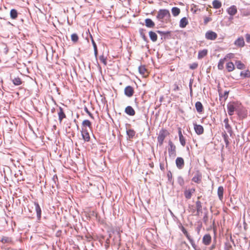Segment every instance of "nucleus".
I'll return each instance as SVG.
<instances>
[{"label": "nucleus", "mask_w": 250, "mask_h": 250, "mask_svg": "<svg viewBox=\"0 0 250 250\" xmlns=\"http://www.w3.org/2000/svg\"><path fill=\"white\" fill-rule=\"evenodd\" d=\"M138 69L140 73L143 75H144L146 71V69L144 65L140 66Z\"/></svg>", "instance_id": "48"}, {"label": "nucleus", "mask_w": 250, "mask_h": 250, "mask_svg": "<svg viewBox=\"0 0 250 250\" xmlns=\"http://www.w3.org/2000/svg\"><path fill=\"white\" fill-rule=\"evenodd\" d=\"M198 67V64L196 62H194L189 65V68L191 69H195Z\"/></svg>", "instance_id": "54"}, {"label": "nucleus", "mask_w": 250, "mask_h": 250, "mask_svg": "<svg viewBox=\"0 0 250 250\" xmlns=\"http://www.w3.org/2000/svg\"><path fill=\"white\" fill-rule=\"evenodd\" d=\"M92 45H93V46L94 48V55H95L96 60L97 61V56H98V49H97V46L96 43L95 42L94 39H92Z\"/></svg>", "instance_id": "39"}, {"label": "nucleus", "mask_w": 250, "mask_h": 250, "mask_svg": "<svg viewBox=\"0 0 250 250\" xmlns=\"http://www.w3.org/2000/svg\"><path fill=\"white\" fill-rule=\"evenodd\" d=\"M193 82V79H190V81H189V89H191V88H192V85Z\"/></svg>", "instance_id": "63"}, {"label": "nucleus", "mask_w": 250, "mask_h": 250, "mask_svg": "<svg viewBox=\"0 0 250 250\" xmlns=\"http://www.w3.org/2000/svg\"><path fill=\"white\" fill-rule=\"evenodd\" d=\"M234 44L238 47H242L245 45L244 38L241 37L238 38L234 42Z\"/></svg>", "instance_id": "18"}, {"label": "nucleus", "mask_w": 250, "mask_h": 250, "mask_svg": "<svg viewBox=\"0 0 250 250\" xmlns=\"http://www.w3.org/2000/svg\"><path fill=\"white\" fill-rule=\"evenodd\" d=\"M63 188H65V189H63V191L69 193L70 191L71 190V188L67 181L63 182Z\"/></svg>", "instance_id": "35"}, {"label": "nucleus", "mask_w": 250, "mask_h": 250, "mask_svg": "<svg viewBox=\"0 0 250 250\" xmlns=\"http://www.w3.org/2000/svg\"><path fill=\"white\" fill-rule=\"evenodd\" d=\"M178 135H179V137L180 138V137H183V135L182 134V131H181V128H178Z\"/></svg>", "instance_id": "62"}, {"label": "nucleus", "mask_w": 250, "mask_h": 250, "mask_svg": "<svg viewBox=\"0 0 250 250\" xmlns=\"http://www.w3.org/2000/svg\"><path fill=\"white\" fill-rule=\"evenodd\" d=\"M195 191V189L194 188L186 189L184 192L185 198L187 199H190L191 198L192 193H194Z\"/></svg>", "instance_id": "14"}, {"label": "nucleus", "mask_w": 250, "mask_h": 250, "mask_svg": "<svg viewBox=\"0 0 250 250\" xmlns=\"http://www.w3.org/2000/svg\"><path fill=\"white\" fill-rule=\"evenodd\" d=\"M146 31V30L143 28H140L139 30V32L140 35V36L142 38L143 40L146 42H148V41L146 37V36L145 35V32Z\"/></svg>", "instance_id": "27"}, {"label": "nucleus", "mask_w": 250, "mask_h": 250, "mask_svg": "<svg viewBox=\"0 0 250 250\" xmlns=\"http://www.w3.org/2000/svg\"><path fill=\"white\" fill-rule=\"evenodd\" d=\"M208 50L207 49H204L202 50H200L198 52V59H201L205 57L208 54Z\"/></svg>", "instance_id": "28"}, {"label": "nucleus", "mask_w": 250, "mask_h": 250, "mask_svg": "<svg viewBox=\"0 0 250 250\" xmlns=\"http://www.w3.org/2000/svg\"><path fill=\"white\" fill-rule=\"evenodd\" d=\"M126 133L129 138L132 139L135 136V131L133 129H129L126 130Z\"/></svg>", "instance_id": "42"}, {"label": "nucleus", "mask_w": 250, "mask_h": 250, "mask_svg": "<svg viewBox=\"0 0 250 250\" xmlns=\"http://www.w3.org/2000/svg\"><path fill=\"white\" fill-rule=\"evenodd\" d=\"M0 241L3 244H11L13 243L12 238L6 236H2L1 238Z\"/></svg>", "instance_id": "31"}, {"label": "nucleus", "mask_w": 250, "mask_h": 250, "mask_svg": "<svg viewBox=\"0 0 250 250\" xmlns=\"http://www.w3.org/2000/svg\"><path fill=\"white\" fill-rule=\"evenodd\" d=\"M240 76L243 78H249L250 77V71L249 70L242 71Z\"/></svg>", "instance_id": "45"}, {"label": "nucleus", "mask_w": 250, "mask_h": 250, "mask_svg": "<svg viewBox=\"0 0 250 250\" xmlns=\"http://www.w3.org/2000/svg\"><path fill=\"white\" fill-rule=\"evenodd\" d=\"M226 68L229 72L232 71L234 69V65L232 62H229L226 64Z\"/></svg>", "instance_id": "38"}, {"label": "nucleus", "mask_w": 250, "mask_h": 250, "mask_svg": "<svg viewBox=\"0 0 250 250\" xmlns=\"http://www.w3.org/2000/svg\"><path fill=\"white\" fill-rule=\"evenodd\" d=\"M145 25L148 28H153L155 26L154 22L150 19H146L145 21Z\"/></svg>", "instance_id": "24"}, {"label": "nucleus", "mask_w": 250, "mask_h": 250, "mask_svg": "<svg viewBox=\"0 0 250 250\" xmlns=\"http://www.w3.org/2000/svg\"><path fill=\"white\" fill-rule=\"evenodd\" d=\"M179 141H180V144L181 145L183 146H185V145H186V140H185V138L184 136L183 137H180L179 138Z\"/></svg>", "instance_id": "52"}, {"label": "nucleus", "mask_w": 250, "mask_h": 250, "mask_svg": "<svg viewBox=\"0 0 250 250\" xmlns=\"http://www.w3.org/2000/svg\"><path fill=\"white\" fill-rule=\"evenodd\" d=\"M171 12L174 16H178L180 13V9L176 7H174L171 9Z\"/></svg>", "instance_id": "41"}, {"label": "nucleus", "mask_w": 250, "mask_h": 250, "mask_svg": "<svg viewBox=\"0 0 250 250\" xmlns=\"http://www.w3.org/2000/svg\"><path fill=\"white\" fill-rule=\"evenodd\" d=\"M186 237L188 239L189 242L190 243L192 248L194 249V250H204L200 249L198 246H196L194 242V240L192 238H191L188 232L187 233L184 234Z\"/></svg>", "instance_id": "11"}, {"label": "nucleus", "mask_w": 250, "mask_h": 250, "mask_svg": "<svg viewBox=\"0 0 250 250\" xmlns=\"http://www.w3.org/2000/svg\"><path fill=\"white\" fill-rule=\"evenodd\" d=\"M205 38L207 40L213 41L217 38V34L215 32L209 30L206 33Z\"/></svg>", "instance_id": "5"}, {"label": "nucleus", "mask_w": 250, "mask_h": 250, "mask_svg": "<svg viewBox=\"0 0 250 250\" xmlns=\"http://www.w3.org/2000/svg\"><path fill=\"white\" fill-rule=\"evenodd\" d=\"M168 152L170 157L174 158L176 156V147L171 140L168 141Z\"/></svg>", "instance_id": "3"}, {"label": "nucleus", "mask_w": 250, "mask_h": 250, "mask_svg": "<svg viewBox=\"0 0 250 250\" xmlns=\"http://www.w3.org/2000/svg\"><path fill=\"white\" fill-rule=\"evenodd\" d=\"M203 222L205 223L206 224L207 223L208 220V217L207 213H205V215H204V216L203 217Z\"/></svg>", "instance_id": "57"}, {"label": "nucleus", "mask_w": 250, "mask_h": 250, "mask_svg": "<svg viewBox=\"0 0 250 250\" xmlns=\"http://www.w3.org/2000/svg\"><path fill=\"white\" fill-rule=\"evenodd\" d=\"M176 165L178 168L182 169L185 165L184 160L182 157H177L175 161Z\"/></svg>", "instance_id": "13"}, {"label": "nucleus", "mask_w": 250, "mask_h": 250, "mask_svg": "<svg viewBox=\"0 0 250 250\" xmlns=\"http://www.w3.org/2000/svg\"><path fill=\"white\" fill-rule=\"evenodd\" d=\"M202 180V174L199 171H197L192 178V181L196 183H200Z\"/></svg>", "instance_id": "12"}, {"label": "nucleus", "mask_w": 250, "mask_h": 250, "mask_svg": "<svg viewBox=\"0 0 250 250\" xmlns=\"http://www.w3.org/2000/svg\"><path fill=\"white\" fill-rule=\"evenodd\" d=\"M63 218L65 219L64 222H63V226L65 227L64 231L67 235L70 236L73 232V228L69 223L68 221L65 220L66 217L64 216Z\"/></svg>", "instance_id": "4"}, {"label": "nucleus", "mask_w": 250, "mask_h": 250, "mask_svg": "<svg viewBox=\"0 0 250 250\" xmlns=\"http://www.w3.org/2000/svg\"><path fill=\"white\" fill-rule=\"evenodd\" d=\"M224 188L223 186H219L217 190V195L218 198L220 201H222L223 199V194H224Z\"/></svg>", "instance_id": "23"}, {"label": "nucleus", "mask_w": 250, "mask_h": 250, "mask_svg": "<svg viewBox=\"0 0 250 250\" xmlns=\"http://www.w3.org/2000/svg\"><path fill=\"white\" fill-rule=\"evenodd\" d=\"M212 5H213V8H214L215 9H219L221 7L222 3L218 0H214L212 2Z\"/></svg>", "instance_id": "40"}, {"label": "nucleus", "mask_w": 250, "mask_h": 250, "mask_svg": "<svg viewBox=\"0 0 250 250\" xmlns=\"http://www.w3.org/2000/svg\"><path fill=\"white\" fill-rule=\"evenodd\" d=\"M246 40L248 43H250V34H247L245 35Z\"/></svg>", "instance_id": "58"}, {"label": "nucleus", "mask_w": 250, "mask_h": 250, "mask_svg": "<svg viewBox=\"0 0 250 250\" xmlns=\"http://www.w3.org/2000/svg\"><path fill=\"white\" fill-rule=\"evenodd\" d=\"M196 109L198 113H202L204 110L202 104L200 102H197L195 104Z\"/></svg>", "instance_id": "26"}, {"label": "nucleus", "mask_w": 250, "mask_h": 250, "mask_svg": "<svg viewBox=\"0 0 250 250\" xmlns=\"http://www.w3.org/2000/svg\"><path fill=\"white\" fill-rule=\"evenodd\" d=\"M196 209L197 210V215H199L202 213V206L201 201L198 200L196 202Z\"/></svg>", "instance_id": "21"}, {"label": "nucleus", "mask_w": 250, "mask_h": 250, "mask_svg": "<svg viewBox=\"0 0 250 250\" xmlns=\"http://www.w3.org/2000/svg\"><path fill=\"white\" fill-rule=\"evenodd\" d=\"M99 59L104 65H106L107 62H106V58L103 55H101L99 57Z\"/></svg>", "instance_id": "49"}, {"label": "nucleus", "mask_w": 250, "mask_h": 250, "mask_svg": "<svg viewBox=\"0 0 250 250\" xmlns=\"http://www.w3.org/2000/svg\"><path fill=\"white\" fill-rule=\"evenodd\" d=\"M10 18L12 19H16L18 17V12L17 10L12 9L10 11Z\"/></svg>", "instance_id": "37"}, {"label": "nucleus", "mask_w": 250, "mask_h": 250, "mask_svg": "<svg viewBox=\"0 0 250 250\" xmlns=\"http://www.w3.org/2000/svg\"><path fill=\"white\" fill-rule=\"evenodd\" d=\"M211 241V237L209 234H206L203 236L202 242L204 245L206 246L208 245L210 243Z\"/></svg>", "instance_id": "16"}, {"label": "nucleus", "mask_w": 250, "mask_h": 250, "mask_svg": "<svg viewBox=\"0 0 250 250\" xmlns=\"http://www.w3.org/2000/svg\"><path fill=\"white\" fill-rule=\"evenodd\" d=\"M81 133L83 139L86 142L89 141L90 138L87 129H82Z\"/></svg>", "instance_id": "17"}, {"label": "nucleus", "mask_w": 250, "mask_h": 250, "mask_svg": "<svg viewBox=\"0 0 250 250\" xmlns=\"http://www.w3.org/2000/svg\"><path fill=\"white\" fill-rule=\"evenodd\" d=\"M169 134L168 131L166 129L163 128L159 131L157 140L160 146H161L163 144L165 138Z\"/></svg>", "instance_id": "2"}, {"label": "nucleus", "mask_w": 250, "mask_h": 250, "mask_svg": "<svg viewBox=\"0 0 250 250\" xmlns=\"http://www.w3.org/2000/svg\"><path fill=\"white\" fill-rule=\"evenodd\" d=\"M236 67L239 69H244L245 68V65L240 61H237L235 62Z\"/></svg>", "instance_id": "43"}, {"label": "nucleus", "mask_w": 250, "mask_h": 250, "mask_svg": "<svg viewBox=\"0 0 250 250\" xmlns=\"http://www.w3.org/2000/svg\"><path fill=\"white\" fill-rule=\"evenodd\" d=\"M216 247V243L214 242L212 244L211 247L209 248V250H213Z\"/></svg>", "instance_id": "60"}, {"label": "nucleus", "mask_w": 250, "mask_h": 250, "mask_svg": "<svg viewBox=\"0 0 250 250\" xmlns=\"http://www.w3.org/2000/svg\"><path fill=\"white\" fill-rule=\"evenodd\" d=\"M86 127H88L90 129L92 128L91 123L88 120H85L83 122L82 129H87Z\"/></svg>", "instance_id": "22"}, {"label": "nucleus", "mask_w": 250, "mask_h": 250, "mask_svg": "<svg viewBox=\"0 0 250 250\" xmlns=\"http://www.w3.org/2000/svg\"><path fill=\"white\" fill-rule=\"evenodd\" d=\"M157 19L161 21L165 19L166 21L169 20L170 18V14L168 10L160 9L156 16Z\"/></svg>", "instance_id": "1"}, {"label": "nucleus", "mask_w": 250, "mask_h": 250, "mask_svg": "<svg viewBox=\"0 0 250 250\" xmlns=\"http://www.w3.org/2000/svg\"><path fill=\"white\" fill-rule=\"evenodd\" d=\"M237 12L236 6L235 5H232L228 9V14L233 16L235 15Z\"/></svg>", "instance_id": "20"}, {"label": "nucleus", "mask_w": 250, "mask_h": 250, "mask_svg": "<svg viewBox=\"0 0 250 250\" xmlns=\"http://www.w3.org/2000/svg\"><path fill=\"white\" fill-rule=\"evenodd\" d=\"M177 182L179 184V185L181 187L183 186L185 184L184 180L181 176H179L177 177Z\"/></svg>", "instance_id": "47"}, {"label": "nucleus", "mask_w": 250, "mask_h": 250, "mask_svg": "<svg viewBox=\"0 0 250 250\" xmlns=\"http://www.w3.org/2000/svg\"><path fill=\"white\" fill-rule=\"evenodd\" d=\"M218 91L219 93L220 100H221L222 99H224V100L226 101L228 99L229 93V91L226 90L223 92L222 89L219 88Z\"/></svg>", "instance_id": "8"}, {"label": "nucleus", "mask_w": 250, "mask_h": 250, "mask_svg": "<svg viewBox=\"0 0 250 250\" xmlns=\"http://www.w3.org/2000/svg\"><path fill=\"white\" fill-rule=\"evenodd\" d=\"M228 114L229 115H232L234 111L236 110L235 107L232 104H228L227 105Z\"/></svg>", "instance_id": "29"}, {"label": "nucleus", "mask_w": 250, "mask_h": 250, "mask_svg": "<svg viewBox=\"0 0 250 250\" xmlns=\"http://www.w3.org/2000/svg\"><path fill=\"white\" fill-rule=\"evenodd\" d=\"M222 136L223 139L224 140V142L225 143L226 147H227L230 144L229 141V136L228 135V134L225 131L224 132H222Z\"/></svg>", "instance_id": "25"}, {"label": "nucleus", "mask_w": 250, "mask_h": 250, "mask_svg": "<svg viewBox=\"0 0 250 250\" xmlns=\"http://www.w3.org/2000/svg\"><path fill=\"white\" fill-rule=\"evenodd\" d=\"M12 82L15 85H20L22 84V82L19 77L14 78L12 79Z\"/></svg>", "instance_id": "36"}, {"label": "nucleus", "mask_w": 250, "mask_h": 250, "mask_svg": "<svg viewBox=\"0 0 250 250\" xmlns=\"http://www.w3.org/2000/svg\"><path fill=\"white\" fill-rule=\"evenodd\" d=\"M35 206V209L37 212V217L40 218L41 216L42 210L41 208L38 203L35 202L34 203Z\"/></svg>", "instance_id": "33"}, {"label": "nucleus", "mask_w": 250, "mask_h": 250, "mask_svg": "<svg viewBox=\"0 0 250 250\" xmlns=\"http://www.w3.org/2000/svg\"><path fill=\"white\" fill-rule=\"evenodd\" d=\"M156 32H157V33H158V34H160L162 36L168 35H170V31H160V30H157Z\"/></svg>", "instance_id": "50"}, {"label": "nucleus", "mask_w": 250, "mask_h": 250, "mask_svg": "<svg viewBox=\"0 0 250 250\" xmlns=\"http://www.w3.org/2000/svg\"><path fill=\"white\" fill-rule=\"evenodd\" d=\"M174 88L173 90L174 91H178L180 90V87L178 86V84L175 83V84H174Z\"/></svg>", "instance_id": "59"}, {"label": "nucleus", "mask_w": 250, "mask_h": 250, "mask_svg": "<svg viewBox=\"0 0 250 250\" xmlns=\"http://www.w3.org/2000/svg\"><path fill=\"white\" fill-rule=\"evenodd\" d=\"M181 230L184 234H185L188 232L187 231V230H186V229L183 226H182L181 228Z\"/></svg>", "instance_id": "61"}, {"label": "nucleus", "mask_w": 250, "mask_h": 250, "mask_svg": "<svg viewBox=\"0 0 250 250\" xmlns=\"http://www.w3.org/2000/svg\"><path fill=\"white\" fill-rule=\"evenodd\" d=\"M66 131L67 133H71L72 132V129L70 128V126H68V128H66Z\"/></svg>", "instance_id": "64"}, {"label": "nucleus", "mask_w": 250, "mask_h": 250, "mask_svg": "<svg viewBox=\"0 0 250 250\" xmlns=\"http://www.w3.org/2000/svg\"><path fill=\"white\" fill-rule=\"evenodd\" d=\"M188 23V22L187 18L184 17L180 21L179 26L181 28H185Z\"/></svg>", "instance_id": "30"}, {"label": "nucleus", "mask_w": 250, "mask_h": 250, "mask_svg": "<svg viewBox=\"0 0 250 250\" xmlns=\"http://www.w3.org/2000/svg\"><path fill=\"white\" fill-rule=\"evenodd\" d=\"M230 241L229 240H227L226 242L225 243L224 245V250H233L231 242H232L234 245V242L233 239L232 238V237H230Z\"/></svg>", "instance_id": "9"}, {"label": "nucleus", "mask_w": 250, "mask_h": 250, "mask_svg": "<svg viewBox=\"0 0 250 250\" xmlns=\"http://www.w3.org/2000/svg\"><path fill=\"white\" fill-rule=\"evenodd\" d=\"M186 237L188 239L189 242L190 243L192 248L194 249V250H204L200 249L198 246H196L194 242V240L192 238H191L188 232L187 233L184 234Z\"/></svg>", "instance_id": "10"}, {"label": "nucleus", "mask_w": 250, "mask_h": 250, "mask_svg": "<svg viewBox=\"0 0 250 250\" xmlns=\"http://www.w3.org/2000/svg\"><path fill=\"white\" fill-rule=\"evenodd\" d=\"M84 110L86 112V113L88 114V115L90 116V117L92 119H94V117L93 116L92 114L91 113V112L88 110L87 107L84 106Z\"/></svg>", "instance_id": "53"}, {"label": "nucleus", "mask_w": 250, "mask_h": 250, "mask_svg": "<svg viewBox=\"0 0 250 250\" xmlns=\"http://www.w3.org/2000/svg\"><path fill=\"white\" fill-rule=\"evenodd\" d=\"M224 122L225 123V128L227 130L228 133L229 134L230 136L231 137L233 134V131L231 126L229 124L228 118H227L225 119Z\"/></svg>", "instance_id": "15"}, {"label": "nucleus", "mask_w": 250, "mask_h": 250, "mask_svg": "<svg viewBox=\"0 0 250 250\" xmlns=\"http://www.w3.org/2000/svg\"><path fill=\"white\" fill-rule=\"evenodd\" d=\"M60 112H59V118L60 121H62V107H60Z\"/></svg>", "instance_id": "55"}, {"label": "nucleus", "mask_w": 250, "mask_h": 250, "mask_svg": "<svg viewBox=\"0 0 250 250\" xmlns=\"http://www.w3.org/2000/svg\"><path fill=\"white\" fill-rule=\"evenodd\" d=\"M167 177L168 179V181L169 182H170L171 185H173L174 184V180L172 178V174L170 171H168L167 173Z\"/></svg>", "instance_id": "46"}, {"label": "nucleus", "mask_w": 250, "mask_h": 250, "mask_svg": "<svg viewBox=\"0 0 250 250\" xmlns=\"http://www.w3.org/2000/svg\"><path fill=\"white\" fill-rule=\"evenodd\" d=\"M226 60V58L224 59H220L218 63V68L219 70H222L224 68V64L225 62V61Z\"/></svg>", "instance_id": "44"}, {"label": "nucleus", "mask_w": 250, "mask_h": 250, "mask_svg": "<svg viewBox=\"0 0 250 250\" xmlns=\"http://www.w3.org/2000/svg\"><path fill=\"white\" fill-rule=\"evenodd\" d=\"M125 113L129 116H134L135 114L134 109L131 106H127L125 107Z\"/></svg>", "instance_id": "19"}, {"label": "nucleus", "mask_w": 250, "mask_h": 250, "mask_svg": "<svg viewBox=\"0 0 250 250\" xmlns=\"http://www.w3.org/2000/svg\"><path fill=\"white\" fill-rule=\"evenodd\" d=\"M238 115L239 116L242 117L243 118H245L247 116V113L245 111H238Z\"/></svg>", "instance_id": "51"}, {"label": "nucleus", "mask_w": 250, "mask_h": 250, "mask_svg": "<svg viewBox=\"0 0 250 250\" xmlns=\"http://www.w3.org/2000/svg\"><path fill=\"white\" fill-rule=\"evenodd\" d=\"M193 125L194 130L197 135H200L203 134L204 129L202 125H197L196 122H194Z\"/></svg>", "instance_id": "6"}, {"label": "nucleus", "mask_w": 250, "mask_h": 250, "mask_svg": "<svg viewBox=\"0 0 250 250\" xmlns=\"http://www.w3.org/2000/svg\"><path fill=\"white\" fill-rule=\"evenodd\" d=\"M124 93L125 95L127 97H131L133 95L134 93V90L131 86L128 85L125 87Z\"/></svg>", "instance_id": "7"}, {"label": "nucleus", "mask_w": 250, "mask_h": 250, "mask_svg": "<svg viewBox=\"0 0 250 250\" xmlns=\"http://www.w3.org/2000/svg\"><path fill=\"white\" fill-rule=\"evenodd\" d=\"M211 21V19L209 17H206L204 19V24L206 25L208 22Z\"/></svg>", "instance_id": "56"}, {"label": "nucleus", "mask_w": 250, "mask_h": 250, "mask_svg": "<svg viewBox=\"0 0 250 250\" xmlns=\"http://www.w3.org/2000/svg\"><path fill=\"white\" fill-rule=\"evenodd\" d=\"M149 36L150 39V40L153 42H155L157 40V35L156 33L153 31H150L149 32Z\"/></svg>", "instance_id": "32"}, {"label": "nucleus", "mask_w": 250, "mask_h": 250, "mask_svg": "<svg viewBox=\"0 0 250 250\" xmlns=\"http://www.w3.org/2000/svg\"><path fill=\"white\" fill-rule=\"evenodd\" d=\"M79 37L77 33H73L71 35V40L74 44H76L79 41Z\"/></svg>", "instance_id": "34"}]
</instances>
